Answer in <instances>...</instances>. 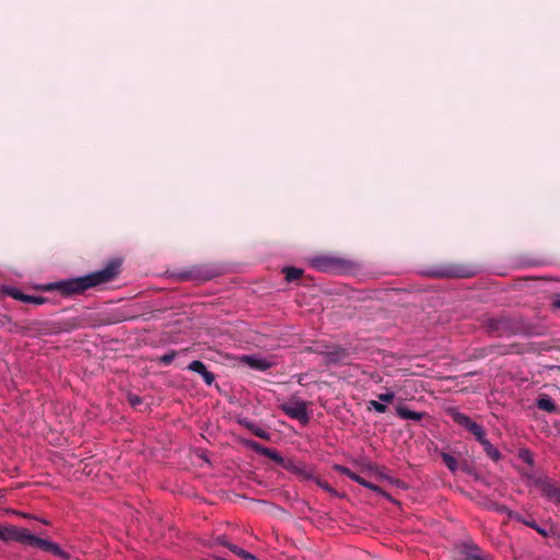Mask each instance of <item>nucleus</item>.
<instances>
[{
    "instance_id": "79ce46f5",
    "label": "nucleus",
    "mask_w": 560,
    "mask_h": 560,
    "mask_svg": "<svg viewBox=\"0 0 560 560\" xmlns=\"http://www.w3.org/2000/svg\"><path fill=\"white\" fill-rule=\"evenodd\" d=\"M40 522H42L43 524H46V525H48V524H49V523H48V521H46V520H40Z\"/></svg>"
},
{
    "instance_id": "cd10ccee",
    "label": "nucleus",
    "mask_w": 560,
    "mask_h": 560,
    "mask_svg": "<svg viewBox=\"0 0 560 560\" xmlns=\"http://www.w3.org/2000/svg\"><path fill=\"white\" fill-rule=\"evenodd\" d=\"M176 352H167L164 355L159 358V362L163 365H168L175 359Z\"/></svg>"
},
{
    "instance_id": "393cba45",
    "label": "nucleus",
    "mask_w": 560,
    "mask_h": 560,
    "mask_svg": "<svg viewBox=\"0 0 560 560\" xmlns=\"http://www.w3.org/2000/svg\"><path fill=\"white\" fill-rule=\"evenodd\" d=\"M5 293L18 301L23 302V300H27L24 293H22L19 289L13 287L7 288Z\"/></svg>"
},
{
    "instance_id": "4c0bfd02",
    "label": "nucleus",
    "mask_w": 560,
    "mask_h": 560,
    "mask_svg": "<svg viewBox=\"0 0 560 560\" xmlns=\"http://www.w3.org/2000/svg\"><path fill=\"white\" fill-rule=\"evenodd\" d=\"M549 533H550L549 537H552L556 540V542H555L556 546L560 548V529L559 530L550 529Z\"/></svg>"
},
{
    "instance_id": "c85d7f7f",
    "label": "nucleus",
    "mask_w": 560,
    "mask_h": 560,
    "mask_svg": "<svg viewBox=\"0 0 560 560\" xmlns=\"http://www.w3.org/2000/svg\"><path fill=\"white\" fill-rule=\"evenodd\" d=\"M315 482L325 491L329 493H336V491L332 489V487L326 481L320 478H314Z\"/></svg>"
},
{
    "instance_id": "0eeeda50",
    "label": "nucleus",
    "mask_w": 560,
    "mask_h": 560,
    "mask_svg": "<svg viewBox=\"0 0 560 560\" xmlns=\"http://www.w3.org/2000/svg\"><path fill=\"white\" fill-rule=\"evenodd\" d=\"M312 266L318 271L329 272L343 266V260L335 257L322 256L312 260Z\"/></svg>"
},
{
    "instance_id": "4468645a",
    "label": "nucleus",
    "mask_w": 560,
    "mask_h": 560,
    "mask_svg": "<svg viewBox=\"0 0 560 560\" xmlns=\"http://www.w3.org/2000/svg\"><path fill=\"white\" fill-rule=\"evenodd\" d=\"M536 406L538 409L547 412H556L557 406L548 395H542L537 399Z\"/></svg>"
},
{
    "instance_id": "f704fd0d",
    "label": "nucleus",
    "mask_w": 560,
    "mask_h": 560,
    "mask_svg": "<svg viewBox=\"0 0 560 560\" xmlns=\"http://www.w3.org/2000/svg\"><path fill=\"white\" fill-rule=\"evenodd\" d=\"M334 470L337 471V472H340L347 477L350 478V475L353 472L352 470H350L348 467H345V466H341V465H335L334 466Z\"/></svg>"
},
{
    "instance_id": "b1692460",
    "label": "nucleus",
    "mask_w": 560,
    "mask_h": 560,
    "mask_svg": "<svg viewBox=\"0 0 560 560\" xmlns=\"http://www.w3.org/2000/svg\"><path fill=\"white\" fill-rule=\"evenodd\" d=\"M326 354V358L325 360L328 362V363H336L338 362L339 360H342L345 359L347 355V352H332V351H329V352H324Z\"/></svg>"
},
{
    "instance_id": "412c9836",
    "label": "nucleus",
    "mask_w": 560,
    "mask_h": 560,
    "mask_svg": "<svg viewBox=\"0 0 560 560\" xmlns=\"http://www.w3.org/2000/svg\"><path fill=\"white\" fill-rule=\"evenodd\" d=\"M250 446H252L254 450H256V451L260 452L261 454L266 455L267 457H269V458H271V459H273V460H276V462H281V460H282L281 456H280L278 453H276L275 451H272V450H270V448L261 447V446H260L259 444H257L256 442H253V443L250 444Z\"/></svg>"
},
{
    "instance_id": "2eb2a0df",
    "label": "nucleus",
    "mask_w": 560,
    "mask_h": 560,
    "mask_svg": "<svg viewBox=\"0 0 560 560\" xmlns=\"http://www.w3.org/2000/svg\"><path fill=\"white\" fill-rule=\"evenodd\" d=\"M464 560H491L489 556L485 555L477 546L466 548Z\"/></svg>"
},
{
    "instance_id": "a878e982",
    "label": "nucleus",
    "mask_w": 560,
    "mask_h": 560,
    "mask_svg": "<svg viewBox=\"0 0 560 560\" xmlns=\"http://www.w3.org/2000/svg\"><path fill=\"white\" fill-rule=\"evenodd\" d=\"M127 401L133 407V408H139L142 404H143V398L133 394V393H128L127 394Z\"/></svg>"
},
{
    "instance_id": "9d476101",
    "label": "nucleus",
    "mask_w": 560,
    "mask_h": 560,
    "mask_svg": "<svg viewBox=\"0 0 560 560\" xmlns=\"http://www.w3.org/2000/svg\"><path fill=\"white\" fill-rule=\"evenodd\" d=\"M486 328L490 334L501 336L509 330L510 325L504 317H492L487 319Z\"/></svg>"
},
{
    "instance_id": "7ed1b4c3",
    "label": "nucleus",
    "mask_w": 560,
    "mask_h": 560,
    "mask_svg": "<svg viewBox=\"0 0 560 560\" xmlns=\"http://www.w3.org/2000/svg\"><path fill=\"white\" fill-rule=\"evenodd\" d=\"M475 273L471 266L453 262L441 264L427 271L432 278H470Z\"/></svg>"
},
{
    "instance_id": "ea45409f",
    "label": "nucleus",
    "mask_w": 560,
    "mask_h": 560,
    "mask_svg": "<svg viewBox=\"0 0 560 560\" xmlns=\"http://www.w3.org/2000/svg\"><path fill=\"white\" fill-rule=\"evenodd\" d=\"M552 306L560 310V295H556L552 300Z\"/></svg>"
},
{
    "instance_id": "c9c22d12",
    "label": "nucleus",
    "mask_w": 560,
    "mask_h": 560,
    "mask_svg": "<svg viewBox=\"0 0 560 560\" xmlns=\"http://www.w3.org/2000/svg\"><path fill=\"white\" fill-rule=\"evenodd\" d=\"M482 429H483L482 425H480V424H478L477 422L474 421V423L470 424V427H469V429L467 431H469L475 436Z\"/></svg>"
},
{
    "instance_id": "37998d69",
    "label": "nucleus",
    "mask_w": 560,
    "mask_h": 560,
    "mask_svg": "<svg viewBox=\"0 0 560 560\" xmlns=\"http://www.w3.org/2000/svg\"><path fill=\"white\" fill-rule=\"evenodd\" d=\"M303 350L310 351V350H312V348L307 346Z\"/></svg>"
},
{
    "instance_id": "6e6552de",
    "label": "nucleus",
    "mask_w": 560,
    "mask_h": 560,
    "mask_svg": "<svg viewBox=\"0 0 560 560\" xmlns=\"http://www.w3.org/2000/svg\"><path fill=\"white\" fill-rule=\"evenodd\" d=\"M238 361H240V363L246 364L250 369L259 371V372L267 371L268 369H270L273 365L272 361L265 359V358H260L257 354L242 355L238 359Z\"/></svg>"
},
{
    "instance_id": "9b49d317",
    "label": "nucleus",
    "mask_w": 560,
    "mask_h": 560,
    "mask_svg": "<svg viewBox=\"0 0 560 560\" xmlns=\"http://www.w3.org/2000/svg\"><path fill=\"white\" fill-rule=\"evenodd\" d=\"M510 518L514 520L516 522L523 523L526 526L535 529L542 537H549L550 536L549 530H547V529L542 528L541 526H539L535 522V520H533V518H524L520 513H510Z\"/></svg>"
},
{
    "instance_id": "f257e3e1",
    "label": "nucleus",
    "mask_w": 560,
    "mask_h": 560,
    "mask_svg": "<svg viewBox=\"0 0 560 560\" xmlns=\"http://www.w3.org/2000/svg\"><path fill=\"white\" fill-rule=\"evenodd\" d=\"M121 260L112 259L105 268L83 277L60 282L48 283L43 287L45 291L58 290L62 295L83 293L85 290L113 281L119 273Z\"/></svg>"
},
{
    "instance_id": "c03bdc74",
    "label": "nucleus",
    "mask_w": 560,
    "mask_h": 560,
    "mask_svg": "<svg viewBox=\"0 0 560 560\" xmlns=\"http://www.w3.org/2000/svg\"><path fill=\"white\" fill-rule=\"evenodd\" d=\"M556 350H560V343L556 346Z\"/></svg>"
},
{
    "instance_id": "c756f323",
    "label": "nucleus",
    "mask_w": 560,
    "mask_h": 560,
    "mask_svg": "<svg viewBox=\"0 0 560 560\" xmlns=\"http://www.w3.org/2000/svg\"><path fill=\"white\" fill-rule=\"evenodd\" d=\"M25 298L27 300H23V302H25V303H34V304H37V305H40V304L45 303V301H46V299L43 298V296H34V295L25 294Z\"/></svg>"
},
{
    "instance_id": "1a4fd4ad",
    "label": "nucleus",
    "mask_w": 560,
    "mask_h": 560,
    "mask_svg": "<svg viewBox=\"0 0 560 560\" xmlns=\"http://www.w3.org/2000/svg\"><path fill=\"white\" fill-rule=\"evenodd\" d=\"M187 370L199 374L203 382L210 386L215 381V375L199 360H195L187 365Z\"/></svg>"
},
{
    "instance_id": "5701e85b",
    "label": "nucleus",
    "mask_w": 560,
    "mask_h": 560,
    "mask_svg": "<svg viewBox=\"0 0 560 560\" xmlns=\"http://www.w3.org/2000/svg\"><path fill=\"white\" fill-rule=\"evenodd\" d=\"M230 550L237 557H240L242 560H257V558L253 553L240 548L234 544L233 546H230Z\"/></svg>"
},
{
    "instance_id": "ddd939ff",
    "label": "nucleus",
    "mask_w": 560,
    "mask_h": 560,
    "mask_svg": "<svg viewBox=\"0 0 560 560\" xmlns=\"http://www.w3.org/2000/svg\"><path fill=\"white\" fill-rule=\"evenodd\" d=\"M246 429H248L257 438H260L262 440L269 441L270 440V433L267 432L265 429L258 427L252 421L244 420L241 422Z\"/></svg>"
},
{
    "instance_id": "39448f33",
    "label": "nucleus",
    "mask_w": 560,
    "mask_h": 560,
    "mask_svg": "<svg viewBox=\"0 0 560 560\" xmlns=\"http://www.w3.org/2000/svg\"><path fill=\"white\" fill-rule=\"evenodd\" d=\"M534 486L550 502L559 504L560 488L548 477H538L534 480Z\"/></svg>"
},
{
    "instance_id": "7c9ffc66",
    "label": "nucleus",
    "mask_w": 560,
    "mask_h": 560,
    "mask_svg": "<svg viewBox=\"0 0 560 560\" xmlns=\"http://www.w3.org/2000/svg\"><path fill=\"white\" fill-rule=\"evenodd\" d=\"M520 458L528 465H533V456L528 450H522L520 452Z\"/></svg>"
},
{
    "instance_id": "20e7f679",
    "label": "nucleus",
    "mask_w": 560,
    "mask_h": 560,
    "mask_svg": "<svg viewBox=\"0 0 560 560\" xmlns=\"http://www.w3.org/2000/svg\"><path fill=\"white\" fill-rule=\"evenodd\" d=\"M280 409L291 419L306 425L310 422L308 402L295 396L280 405Z\"/></svg>"
},
{
    "instance_id": "4be33fe9",
    "label": "nucleus",
    "mask_w": 560,
    "mask_h": 560,
    "mask_svg": "<svg viewBox=\"0 0 560 560\" xmlns=\"http://www.w3.org/2000/svg\"><path fill=\"white\" fill-rule=\"evenodd\" d=\"M350 479L355 481V482H358V483H360L361 486H363V487H365V488H368L370 490H373L375 492H381V488L378 486H376V485H374V483H372L370 481H366L364 478L360 477L355 472H352L350 475Z\"/></svg>"
},
{
    "instance_id": "a19ab883",
    "label": "nucleus",
    "mask_w": 560,
    "mask_h": 560,
    "mask_svg": "<svg viewBox=\"0 0 560 560\" xmlns=\"http://www.w3.org/2000/svg\"><path fill=\"white\" fill-rule=\"evenodd\" d=\"M16 515L19 516H22L24 518H30V520H37V517L31 515V514H26V513H23V512H14Z\"/></svg>"
},
{
    "instance_id": "58836bf2",
    "label": "nucleus",
    "mask_w": 560,
    "mask_h": 560,
    "mask_svg": "<svg viewBox=\"0 0 560 560\" xmlns=\"http://www.w3.org/2000/svg\"><path fill=\"white\" fill-rule=\"evenodd\" d=\"M475 439H476L480 444H481L483 441H486V440H487V438H486V431H485V429H482L481 431H479V433H477V434L475 435Z\"/></svg>"
},
{
    "instance_id": "2f4dec72",
    "label": "nucleus",
    "mask_w": 560,
    "mask_h": 560,
    "mask_svg": "<svg viewBox=\"0 0 560 560\" xmlns=\"http://www.w3.org/2000/svg\"><path fill=\"white\" fill-rule=\"evenodd\" d=\"M493 510L498 513L506 514L509 517H510V513H515L514 511H511L508 506L500 504V503H494Z\"/></svg>"
},
{
    "instance_id": "423d86ee",
    "label": "nucleus",
    "mask_w": 560,
    "mask_h": 560,
    "mask_svg": "<svg viewBox=\"0 0 560 560\" xmlns=\"http://www.w3.org/2000/svg\"><path fill=\"white\" fill-rule=\"evenodd\" d=\"M179 281H207L212 278V275L200 267H191L190 269L180 271L175 275Z\"/></svg>"
},
{
    "instance_id": "6ab92c4d",
    "label": "nucleus",
    "mask_w": 560,
    "mask_h": 560,
    "mask_svg": "<svg viewBox=\"0 0 560 560\" xmlns=\"http://www.w3.org/2000/svg\"><path fill=\"white\" fill-rule=\"evenodd\" d=\"M282 272L285 275V280L288 282L299 280L303 275V270L295 267H284Z\"/></svg>"
},
{
    "instance_id": "f8f14e48",
    "label": "nucleus",
    "mask_w": 560,
    "mask_h": 560,
    "mask_svg": "<svg viewBox=\"0 0 560 560\" xmlns=\"http://www.w3.org/2000/svg\"><path fill=\"white\" fill-rule=\"evenodd\" d=\"M396 413L401 419L413 421H420L424 416V413L412 411L405 406H398L396 408Z\"/></svg>"
},
{
    "instance_id": "e433bc0d",
    "label": "nucleus",
    "mask_w": 560,
    "mask_h": 560,
    "mask_svg": "<svg viewBox=\"0 0 560 560\" xmlns=\"http://www.w3.org/2000/svg\"><path fill=\"white\" fill-rule=\"evenodd\" d=\"M295 472L307 479L313 478L312 474L304 467L295 468Z\"/></svg>"
},
{
    "instance_id": "aec40b11",
    "label": "nucleus",
    "mask_w": 560,
    "mask_h": 560,
    "mask_svg": "<svg viewBox=\"0 0 560 560\" xmlns=\"http://www.w3.org/2000/svg\"><path fill=\"white\" fill-rule=\"evenodd\" d=\"M250 446H252L254 450H256V451L260 452L261 454L266 455L267 457H269V458H271V459H273V460H276V462H281V460H282L281 456H280L278 453H276L275 451H272V450H270V448L261 447V446H260L259 444H257L256 442H253V443L250 444Z\"/></svg>"
},
{
    "instance_id": "72a5a7b5",
    "label": "nucleus",
    "mask_w": 560,
    "mask_h": 560,
    "mask_svg": "<svg viewBox=\"0 0 560 560\" xmlns=\"http://www.w3.org/2000/svg\"><path fill=\"white\" fill-rule=\"evenodd\" d=\"M214 544L215 545H220V546H224L226 547L228 549H230V546H233V544H231L225 536L221 535V536H217L214 538Z\"/></svg>"
},
{
    "instance_id": "a211bd4d",
    "label": "nucleus",
    "mask_w": 560,
    "mask_h": 560,
    "mask_svg": "<svg viewBox=\"0 0 560 560\" xmlns=\"http://www.w3.org/2000/svg\"><path fill=\"white\" fill-rule=\"evenodd\" d=\"M441 458L445 466L454 474L458 470V460L446 452L441 453Z\"/></svg>"
},
{
    "instance_id": "dca6fc26",
    "label": "nucleus",
    "mask_w": 560,
    "mask_h": 560,
    "mask_svg": "<svg viewBox=\"0 0 560 560\" xmlns=\"http://www.w3.org/2000/svg\"><path fill=\"white\" fill-rule=\"evenodd\" d=\"M482 447H483V451L485 453L493 460V462H499L501 458H502V454L501 452L494 447L490 441L487 439L486 441H483L481 443Z\"/></svg>"
},
{
    "instance_id": "bb28decb",
    "label": "nucleus",
    "mask_w": 560,
    "mask_h": 560,
    "mask_svg": "<svg viewBox=\"0 0 560 560\" xmlns=\"http://www.w3.org/2000/svg\"><path fill=\"white\" fill-rule=\"evenodd\" d=\"M369 409H374L375 411H377L380 413H384L387 410V406L377 400H370Z\"/></svg>"
},
{
    "instance_id": "f3484780",
    "label": "nucleus",
    "mask_w": 560,
    "mask_h": 560,
    "mask_svg": "<svg viewBox=\"0 0 560 560\" xmlns=\"http://www.w3.org/2000/svg\"><path fill=\"white\" fill-rule=\"evenodd\" d=\"M452 419L455 423L462 425L466 430H468L470 424L474 423V420H471L467 415L462 413L459 411H453Z\"/></svg>"
},
{
    "instance_id": "473e14b6",
    "label": "nucleus",
    "mask_w": 560,
    "mask_h": 560,
    "mask_svg": "<svg viewBox=\"0 0 560 560\" xmlns=\"http://www.w3.org/2000/svg\"><path fill=\"white\" fill-rule=\"evenodd\" d=\"M377 398L383 402H392L395 398V394L392 390H388L386 393L380 394Z\"/></svg>"
},
{
    "instance_id": "f03ea898",
    "label": "nucleus",
    "mask_w": 560,
    "mask_h": 560,
    "mask_svg": "<svg viewBox=\"0 0 560 560\" xmlns=\"http://www.w3.org/2000/svg\"><path fill=\"white\" fill-rule=\"evenodd\" d=\"M0 540L4 542L16 541L22 545L36 547L56 557L68 560L70 555L62 550L58 544L40 538L26 528L7 525L0 527Z\"/></svg>"
}]
</instances>
